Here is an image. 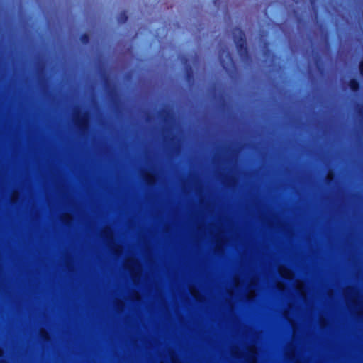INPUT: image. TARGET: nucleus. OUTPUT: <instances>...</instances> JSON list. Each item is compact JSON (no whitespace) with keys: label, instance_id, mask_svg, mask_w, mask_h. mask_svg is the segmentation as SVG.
I'll return each mask as SVG.
<instances>
[{"label":"nucleus","instance_id":"1","mask_svg":"<svg viewBox=\"0 0 363 363\" xmlns=\"http://www.w3.org/2000/svg\"><path fill=\"white\" fill-rule=\"evenodd\" d=\"M279 273L283 277L286 279H290L293 276L292 272L284 267H280Z\"/></svg>","mask_w":363,"mask_h":363}]
</instances>
